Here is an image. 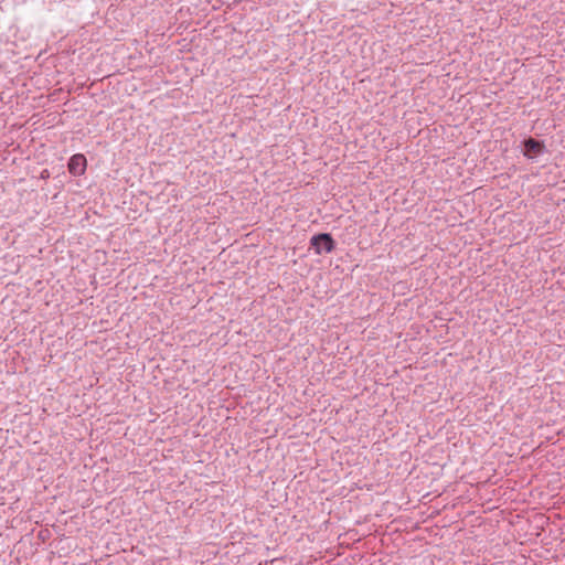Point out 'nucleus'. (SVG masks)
<instances>
[{
  "label": "nucleus",
  "mask_w": 565,
  "mask_h": 565,
  "mask_svg": "<svg viewBox=\"0 0 565 565\" xmlns=\"http://www.w3.org/2000/svg\"><path fill=\"white\" fill-rule=\"evenodd\" d=\"M337 243L330 233H318L310 238V248H312L317 255L332 253Z\"/></svg>",
  "instance_id": "nucleus-1"
},
{
  "label": "nucleus",
  "mask_w": 565,
  "mask_h": 565,
  "mask_svg": "<svg viewBox=\"0 0 565 565\" xmlns=\"http://www.w3.org/2000/svg\"><path fill=\"white\" fill-rule=\"evenodd\" d=\"M522 153L525 158L534 160L539 156L544 154L547 149L545 142L533 137H527L522 141Z\"/></svg>",
  "instance_id": "nucleus-2"
},
{
  "label": "nucleus",
  "mask_w": 565,
  "mask_h": 565,
  "mask_svg": "<svg viewBox=\"0 0 565 565\" xmlns=\"http://www.w3.org/2000/svg\"><path fill=\"white\" fill-rule=\"evenodd\" d=\"M87 160L82 153L72 156L67 163L68 172L74 177L83 175L86 171Z\"/></svg>",
  "instance_id": "nucleus-3"
}]
</instances>
